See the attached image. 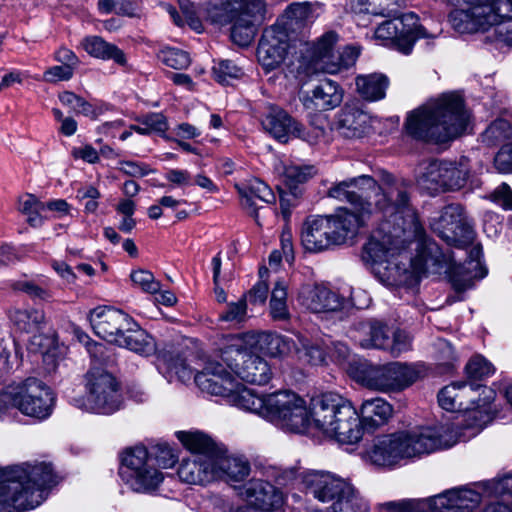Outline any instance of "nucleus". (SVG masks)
<instances>
[{
  "mask_svg": "<svg viewBox=\"0 0 512 512\" xmlns=\"http://www.w3.org/2000/svg\"><path fill=\"white\" fill-rule=\"evenodd\" d=\"M329 195L349 202L354 210L338 208L329 216L308 217L301 231L306 251L317 253L343 245L373 218L379 224L364 246L363 258L384 285L414 287L422 277L445 274L452 288L461 293L487 275L480 245H473L468 259L456 264L453 253L443 252L434 241L420 239L423 228L407 186L393 175L383 172L378 183L361 175L339 183Z\"/></svg>",
  "mask_w": 512,
  "mask_h": 512,
  "instance_id": "nucleus-1",
  "label": "nucleus"
},
{
  "mask_svg": "<svg viewBox=\"0 0 512 512\" xmlns=\"http://www.w3.org/2000/svg\"><path fill=\"white\" fill-rule=\"evenodd\" d=\"M496 392L485 385L452 382L437 395L439 406L455 412L452 419L418 425L374 438L365 457L373 465L392 467L402 460L420 458L477 436L495 415Z\"/></svg>",
  "mask_w": 512,
  "mask_h": 512,
  "instance_id": "nucleus-2",
  "label": "nucleus"
},
{
  "mask_svg": "<svg viewBox=\"0 0 512 512\" xmlns=\"http://www.w3.org/2000/svg\"><path fill=\"white\" fill-rule=\"evenodd\" d=\"M199 389L221 397L228 404L255 413L283 430L309 432V408L304 399L292 391L258 394L221 374H202L197 377Z\"/></svg>",
  "mask_w": 512,
  "mask_h": 512,
  "instance_id": "nucleus-3",
  "label": "nucleus"
},
{
  "mask_svg": "<svg viewBox=\"0 0 512 512\" xmlns=\"http://www.w3.org/2000/svg\"><path fill=\"white\" fill-rule=\"evenodd\" d=\"M470 115L457 92L430 98L407 114L404 130L413 139L444 143L462 135Z\"/></svg>",
  "mask_w": 512,
  "mask_h": 512,
  "instance_id": "nucleus-4",
  "label": "nucleus"
},
{
  "mask_svg": "<svg viewBox=\"0 0 512 512\" xmlns=\"http://www.w3.org/2000/svg\"><path fill=\"white\" fill-rule=\"evenodd\" d=\"M57 483L52 466L45 462L0 469V512L36 509Z\"/></svg>",
  "mask_w": 512,
  "mask_h": 512,
  "instance_id": "nucleus-5",
  "label": "nucleus"
},
{
  "mask_svg": "<svg viewBox=\"0 0 512 512\" xmlns=\"http://www.w3.org/2000/svg\"><path fill=\"white\" fill-rule=\"evenodd\" d=\"M305 494L314 499L293 512H368L369 505L347 478L329 471L312 470L302 475Z\"/></svg>",
  "mask_w": 512,
  "mask_h": 512,
  "instance_id": "nucleus-6",
  "label": "nucleus"
},
{
  "mask_svg": "<svg viewBox=\"0 0 512 512\" xmlns=\"http://www.w3.org/2000/svg\"><path fill=\"white\" fill-rule=\"evenodd\" d=\"M255 349L248 345L241 334L230 336L214 351V359L207 362L204 371L196 375V385L199 387L197 377L206 373L229 377L243 387L240 380L257 385L267 384L273 375L271 366L254 352Z\"/></svg>",
  "mask_w": 512,
  "mask_h": 512,
  "instance_id": "nucleus-7",
  "label": "nucleus"
},
{
  "mask_svg": "<svg viewBox=\"0 0 512 512\" xmlns=\"http://www.w3.org/2000/svg\"><path fill=\"white\" fill-rule=\"evenodd\" d=\"M309 415V432L340 444H355L362 438L358 411L337 393L328 392L312 398Z\"/></svg>",
  "mask_w": 512,
  "mask_h": 512,
  "instance_id": "nucleus-8",
  "label": "nucleus"
},
{
  "mask_svg": "<svg viewBox=\"0 0 512 512\" xmlns=\"http://www.w3.org/2000/svg\"><path fill=\"white\" fill-rule=\"evenodd\" d=\"M86 345L93 364L85 376V395L74 399V404L90 413L113 414L123 404L120 383L112 373L98 366V363H108L110 355L101 343L87 342Z\"/></svg>",
  "mask_w": 512,
  "mask_h": 512,
  "instance_id": "nucleus-9",
  "label": "nucleus"
},
{
  "mask_svg": "<svg viewBox=\"0 0 512 512\" xmlns=\"http://www.w3.org/2000/svg\"><path fill=\"white\" fill-rule=\"evenodd\" d=\"M55 395L44 382L29 377L0 388V420L12 421L18 413L38 421L48 419L55 406Z\"/></svg>",
  "mask_w": 512,
  "mask_h": 512,
  "instance_id": "nucleus-10",
  "label": "nucleus"
},
{
  "mask_svg": "<svg viewBox=\"0 0 512 512\" xmlns=\"http://www.w3.org/2000/svg\"><path fill=\"white\" fill-rule=\"evenodd\" d=\"M453 9L448 23L459 34L486 32L512 21V0H447Z\"/></svg>",
  "mask_w": 512,
  "mask_h": 512,
  "instance_id": "nucleus-11",
  "label": "nucleus"
},
{
  "mask_svg": "<svg viewBox=\"0 0 512 512\" xmlns=\"http://www.w3.org/2000/svg\"><path fill=\"white\" fill-rule=\"evenodd\" d=\"M244 504H235L219 494H208L203 499L206 512H285L283 491L262 479H250L238 487Z\"/></svg>",
  "mask_w": 512,
  "mask_h": 512,
  "instance_id": "nucleus-12",
  "label": "nucleus"
},
{
  "mask_svg": "<svg viewBox=\"0 0 512 512\" xmlns=\"http://www.w3.org/2000/svg\"><path fill=\"white\" fill-rule=\"evenodd\" d=\"M481 170L482 166L472 164L468 157H461L458 162L433 159L419 165L416 183L429 194L456 191L463 188L467 180Z\"/></svg>",
  "mask_w": 512,
  "mask_h": 512,
  "instance_id": "nucleus-13",
  "label": "nucleus"
},
{
  "mask_svg": "<svg viewBox=\"0 0 512 512\" xmlns=\"http://www.w3.org/2000/svg\"><path fill=\"white\" fill-rule=\"evenodd\" d=\"M119 476L132 491L143 494L153 493L164 480L144 446L128 448L122 453Z\"/></svg>",
  "mask_w": 512,
  "mask_h": 512,
  "instance_id": "nucleus-14",
  "label": "nucleus"
},
{
  "mask_svg": "<svg viewBox=\"0 0 512 512\" xmlns=\"http://www.w3.org/2000/svg\"><path fill=\"white\" fill-rule=\"evenodd\" d=\"M308 13L306 4H291L286 12L287 18L290 20L289 23L286 22L284 25L277 23L264 30L258 44L257 58L266 70L278 68L284 62L291 49L290 37L285 26H292L293 21L306 20Z\"/></svg>",
  "mask_w": 512,
  "mask_h": 512,
  "instance_id": "nucleus-15",
  "label": "nucleus"
},
{
  "mask_svg": "<svg viewBox=\"0 0 512 512\" xmlns=\"http://www.w3.org/2000/svg\"><path fill=\"white\" fill-rule=\"evenodd\" d=\"M440 29L428 30L418 22L414 13L384 21L375 30L374 37L383 46L391 47L408 55L418 39H434Z\"/></svg>",
  "mask_w": 512,
  "mask_h": 512,
  "instance_id": "nucleus-16",
  "label": "nucleus"
},
{
  "mask_svg": "<svg viewBox=\"0 0 512 512\" xmlns=\"http://www.w3.org/2000/svg\"><path fill=\"white\" fill-rule=\"evenodd\" d=\"M512 491V474L453 488L442 493L445 512H469L484 498L499 497Z\"/></svg>",
  "mask_w": 512,
  "mask_h": 512,
  "instance_id": "nucleus-17",
  "label": "nucleus"
},
{
  "mask_svg": "<svg viewBox=\"0 0 512 512\" xmlns=\"http://www.w3.org/2000/svg\"><path fill=\"white\" fill-rule=\"evenodd\" d=\"M298 302L313 313H329L351 307L363 309L369 305L370 299L362 291H350L346 297L326 286L304 285L299 291Z\"/></svg>",
  "mask_w": 512,
  "mask_h": 512,
  "instance_id": "nucleus-18",
  "label": "nucleus"
},
{
  "mask_svg": "<svg viewBox=\"0 0 512 512\" xmlns=\"http://www.w3.org/2000/svg\"><path fill=\"white\" fill-rule=\"evenodd\" d=\"M422 372L419 364L391 362L367 368L363 381L378 391L399 392L414 384Z\"/></svg>",
  "mask_w": 512,
  "mask_h": 512,
  "instance_id": "nucleus-19",
  "label": "nucleus"
},
{
  "mask_svg": "<svg viewBox=\"0 0 512 512\" xmlns=\"http://www.w3.org/2000/svg\"><path fill=\"white\" fill-rule=\"evenodd\" d=\"M338 41V35L329 31L323 34L317 42L313 44L306 43L301 49V58L298 65L291 70L295 72L296 77L310 76L317 72L334 74L338 72V66L335 62V45Z\"/></svg>",
  "mask_w": 512,
  "mask_h": 512,
  "instance_id": "nucleus-20",
  "label": "nucleus"
},
{
  "mask_svg": "<svg viewBox=\"0 0 512 512\" xmlns=\"http://www.w3.org/2000/svg\"><path fill=\"white\" fill-rule=\"evenodd\" d=\"M431 229L447 244L465 248L474 240V230L468 223L464 209L459 204L445 206L430 222Z\"/></svg>",
  "mask_w": 512,
  "mask_h": 512,
  "instance_id": "nucleus-21",
  "label": "nucleus"
},
{
  "mask_svg": "<svg viewBox=\"0 0 512 512\" xmlns=\"http://www.w3.org/2000/svg\"><path fill=\"white\" fill-rule=\"evenodd\" d=\"M262 126L265 131L281 142H287L289 138L294 137L314 144L324 136L322 125L311 123V128L307 130L286 111L278 107H271L268 110L262 119Z\"/></svg>",
  "mask_w": 512,
  "mask_h": 512,
  "instance_id": "nucleus-22",
  "label": "nucleus"
},
{
  "mask_svg": "<svg viewBox=\"0 0 512 512\" xmlns=\"http://www.w3.org/2000/svg\"><path fill=\"white\" fill-rule=\"evenodd\" d=\"M89 321L94 332L110 343H116L129 325L135 326V321L128 314L105 306L93 309Z\"/></svg>",
  "mask_w": 512,
  "mask_h": 512,
  "instance_id": "nucleus-23",
  "label": "nucleus"
},
{
  "mask_svg": "<svg viewBox=\"0 0 512 512\" xmlns=\"http://www.w3.org/2000/svg\"><path fill=\"white\" fill-rule=\"evenodd\" d=\"M374 122L375 119L356 104L347 103L336 116L335 129L344 138L360 139L371 132Z\"/></svg>",
  "mask_w": 512,
  "mask_h": 512,
  "instance_id": "nucleus-24",
  "label": "nucleus"
},
{
  "mask_svg": "<svg viewBox=\"0 0 512 512\" xmlns=\"http://www.w3.org/2000/svg\"><path fill=\"white\" fill-rule=\"evenodd\" d=\"M214 456L192 455L182 459L177 475L181 482L205 486L215 481Z\"/></svg>",
  "mask_w": 512,
  "mask_h": 512,
  "instance_id": "nucleus-25",
  "label": "nucleus"
},
{
  "mask_svg": "<svg viewBox=\"0 0 512 512\" xmlns=\"http://www.w3.org/2000/svg\"><path fill=\"white\" fill-rule=\"evenodd\" d=\"M215 480H223L237 488L238 483L245 481L251 472L249 461L239 455L227 454L219 449L214 455Z\"/></svg>",
  "mask_w": 512,
  "mask_h": 512,
  "instance_id": "nucleus-26",
  "label": "nucleus"
},
{
  "mask_svg": "<svg viewBox=\"0 0 512 512\" xmlns=\"http://www.w3.org/2000/svg\"><path fill=\"white\" fill-rule=\"evenodd\" d=\"M343 90L331 79L321 80L310 92L302 97V104L310 111H327L339 106Z\"/></svg>",
  "mask_w": 512,
  "mask_h": 512,
  "instance_id": "nucleus-27",
  "label": "nucleus"
},
{
  "mask_svg": "<svg viewBox=\"0 0 512 512\" xmlns=\"http://www.w3.org/2000/svg\"><path fill=\"white\" fill-rule=\"evenodd\" d=\"M264 3L262 1H254L250 4V10L237 13L228 23L233 22L231 29V38L233 42L240 46L249 45L255 34L256 25L262 21L264 17Z\"/></svg>",
  "mask_w": 512,
  "mask_h": 512,
  "instance_id": "nucleus-28",
  "label": "nucleus"
},
{
  "mask_svg": "<svg viewBox=\"0 0 512 512\" xmlns=\"http://www.w3.org/2000/svg\"><path fill=\"white\" fill-rule=\"evenodd\" d=\"M241 335L248 341V345L255 348L258 346L259 350L272 357L300 353L298 341L284 335L271 332L244 333Z\"/></svg>",
  "mask_w": 512,
  "mask_h": 512,
  "instance_id": "nucleus-29",
  "label": "nucleus"
},
{
  "mask_svg": "<svg viewBox=\"0 0 512 512\" xmlns=\"http://www.w3.org/2000/svg\"><path fill=\"white\" fill-rule=\"evenodd\" d=\"M235 187L241 197L242 206L253 215L259 224L256 200L272 204L276 200L275 194L266 183L258 178L250 179L243 184H237Z\"/></svg>",
  "mask_w": 512,
  "mask_h": 512,
  "instance_id": "nucleus-30",
  "label": "nucleus"
},
{
  "mask_svg": "<svg viewBox=\"0 0 512 512\" xmlns=\"http://www.w3.org/2000/svg\"><path fill=\"white\" fill-rule=\"evenodd\" d=\"M393 414L392 406L382 398H373L365 400L358 412L360 427L364 430L373 432L374 430L387 424Z\"/></svg>",
  "mask_w": 512,
  "mask_h": 512,
  "instance_id": "nucleus-31",
  "label": "nucleus"
},
{
  "mask_svg": "<svg viewBox=\"0 0 512 512\" xmlns=\"http://www.w3.org/2000/svg\"><path fill=\"white\" fill-rule=\"evenodd\" d=\"M9 318L19 331L34 334L32 344L38 345L39 349H42L43 339L41 335L37 334L42 330L45 324V315L42 310L35 308H17L10 312Z\"/></svg>",
  "mask_w": 512,
  "mask_h": 512,
  "instance_id": "nucleus-32",
  "label": "nucleus"
},
{
  "mask_svg": "<svg viewBox=\"0 0 512 512\" xmlns=\"http://www.w3.org/2000/svg\"><path fill=\"white\" fill-rule=\"evenodd\" d=\"M214 359V354L211 355L204 363V367L201 371L194 373L196 368L190 367L185 359L177 356L163 354L157 358V369L158 371L169 381L179 380L180 382H187L196 377L197 374L204 371L206 364L209 360Z\"/></svg>",
  "mask_w": 512,
  "mask_h": 512,
  "instance_id": "nucleus-33",
  "label": "nucleus"
},
{
  "mask_svg": "<svg viewBox=\"0 0 512 512\" xmlns=\"http://www.w3.org/2000/svg\"><path fill=\"white\" fill-rule=\"evenodd\" d=\"M353 338L363 348L385 350L390 343V332L388 327L382 322L369 320L358 325Z\"/></svg>",
  "mask_w": 512,
  "mask_h": 512,
  "instance_id": "nucleus-34",
  "label": "nucleus"
},
{
  "mask_svg": "<svg viewBox=\"0 0 512 512\" xmlns=\"http://www.w3.org/2000/svg\"><path fill=\"white\" fill-rule=\"evenodd\" d=\"M84 50L92 57L101 60H113L120 66H126L125 53L116 45L105 41L99 36L86 37L82 42Z\"/></svg>",
  "mask_w": 512,
  "mask_h": 512,
  "instance_id": "nucleus-35",
  "label": "nucleus"
},
{
  "mask_svg": "<svg viewBox=\"0 0 512 512\" xmlns=\"http://www.w3.org/2000/svg\"><path fill=\"white\" fill-rule=\"evenodd\" d=\"M175 436L193 455L214 456L220 449L210 436L198 430L177 431Z\"/></svg>",
  "mask_w": 512,
  "mask_h": 512,
  "instance_id": "nucleus-36",
  "label": "nucleus"
},
{
  "mask_svg": "<svg viewBox=\"0 0 512 512\" xmlns=\"http://www.w3.org/2000/svg\"><path fill=\"white\" fill-rule=\"evenodd\" d=\"M355 85L361 98L369 102H375L385 97L389 80L380 73L359 75L355 79Z\"/></svg>",
  "mask_w": 512,
  "mask_h": 512,
  "instance_id": "nucleus-37",
  "label": "nucleus"
},
{
  "mask_svg": "<svg viewBox=\"0 0 512 512\" xmlns=\"http://www.w3.org/2000/svg\"><path fill=\"white\" fill-rule=\"evenodd\" d=\"M115 344L140 355H149L155 350L153 338L141 329L136 322L135 326L129 325V329L124 330Z\"/></svg>",
  "mask_w": 512,
  "mask_h": 512,
  "instance_id": "nucleus-38",
  "label": "nucleus"
},
{
  "mask_svg": "<svg viewBox=\"0 0 512 512\" xmlns=\"http://www.w3.org/2000/svg\"><path fill=\"white\" fill-rule=\"evenodd\" d=\"M275 171L280 177L282 184L292 193L298 185L305 183L315 174V170L312 166L292 162H280L275 166Z\"/></svg>",
  "mask_w": 512,
  "mask_h": 512,
  "instance_id": "nucleus-39",
  "label": "nucleus"
},
{
  "mask_svg": "<svg viewBox=\"0 0 512 512\" xmlns=\"http://www.w3.org/2000/svg\"><path fill=\"white\" fill-rule=\"evenodd\" d=\"M287 283L284 280H277L271 292L269 303L270 315L276 321H287L290 312L287 305Z\"/></svg>",
  "mask_w": 512,
  "mask_h": 512,
  "instance_id": "nucleus-40",
  "label": "nucleus"
},
{
  "mask_svg": "<svg viewBox=\"0 0 512 512\" xmlns=\"http://www.w3.org/2000/svg\"><path fill=\"white\" fill-rule=\"evenodd\" d=\"M300 353H295L299 360L311 365H320L324 362L326 355L334 357V353L327 345L325 348L318 343L311 342L310 340L296 336Z\"/></svg>",
  "mask_w": 512,
  "mask_h": 512,
  "instance_id": "nucleus-41",
  "label": "nucleus"
},
{
  "mask_svg": "<svg viewBox=\"0 0 512 512\" xmlns=\"http://www.w3.org/2000/svg\"><path fill=\"white\" fill-rule=\"evenodd\" d=\"M19 210L26 215L27 222L33 227L43 224L42 212L45 211V204L32 194H26L19 200Z\"/></svg>",
  "mask_w": 512,
  "mask_h": 512,
  "instance_id": "nucleus-42",
  "label": "nucleus"
},
{
  "mask_svg": "<svg viewBox=\"0 0 512 512\" xmlns=\"http://www.w3.org/2000/svg\"><path fill=\"white\" fill-rule=\"evenodd\" d=\"M511 135V124L507 120L500 118L492 122L481 134V141L487 146H495L511 137Z\"/></svg>",
  "mask_w": 512,
  "mask_h": 512,
  "instance_id": "nucleus-43",
  "label": "nucleus"
},
{
  "mask_svg": "<svg viewBox=\"0 0 512 512\" xmlns=\"http://www.w3.org/2000/svg\"><path fill=\"white\" fill-rule=\"evenodd\" d=\"M467 378L472 381H481L489 378L495 372L493 365L481 355L472 357L465 366Z\"/></svg>",
  "mask_w": 512,
  "mask_h": 512,
  "instance_id": "nucleus-44",
  "label": "nucleus"
},
{
  "mask_svg": "<svg viewBox=\"0 0 512 512\" xmlns=\"http://www.w3.org/2000/svg\"><path fill=\"white\" fill-rule=\"evenodd\" d=\"M157 57L164 65L176 70L186 69L191 63L187 52L173 47L161 49Z\"/></svg>",
  "mask_w": 512,
  "mask_h": 512,
  "instance_id": "nucleus-45",
  "label": "nucleus"
},
{
  "mask_svg": "<svg viewBox=\"0 0 512 512\" xmlns=\"http://www.w3.org/2000/svg\"><path fill=\"white\" fill-rule=\"evenodd\" d=\"M136 120L141 125L146 126L149 135L155 133L165 140H171V137L167 135L168 120L162 113H149L138 117Z\"/></svg>",
  "mask_w": 512,
  "mask_h": 512,
  "instance_id": "nucleus-46",
  "label": "nucleus"
},
{
  "mask_svg": "<svg viewBox=\"0 0 512 512\" xmlns=\"http://www.w3.org/2000/svg\"><path fill=\"white\" fill-rule=\"evenodd\" d=\"M59 100L64 106L69 107L75 113L83 114L85 116L95 115L93 106L73 92L65 91L61 93L59 95Z\"/></svg>",
  "mask_w": 512,
  "mask_h": 512,
  "instance_id": "nucleus-47",
  "label": "nucleus"
},
{
  "mask_svg": "<svg viewBox=\"0 0 512 512\" xmlns=\"http://www.w3.org/2000/svg\"><path fill=\"white\" fill-rule=\"evenodd\" d=\"M130 277L133 284L140 288L143 292L156 294L161 288L160 283L155 280L154 275L148 270H134L132 271Z\"/></svg>",
  "mask_w": 512,
  "mask_h": 512,
  "instance_id": "nucleus-48",
  "label": "nucleus"
},
{
  "mask_svg": "<svg viewBox=\"0 0 512 512\" xmlns=\"http://www.w3.org/2000/svg\"><path fill=\"white\" fill-rule=\"evenodd\" d=\"M410 512H445L442 493L425 499H410Z\"/></svg>",
  "mask_w": 512,
  "mask_h": 512,
  "instance_id": "nucleus-49",
  "label": "nucleus"
},
{
  "mask_svg": "<svg viewBox=\"0 0 512 512\" xmlns=\"http://www.w3.org/2000/svg\"><path fill=\"white\" fill-rule=\"evenodd\" d=\"M213 73L215 79L222 84L228 83L230 79L239 78L243 74L242 69L229 60L219 61L213 67Z\"/></svg>",
  "mask_w": 512,
  "mask_h": 512,
  "instance_id": "nucleus-50",
  "label": "nucleus"
},
{
  "mask_svg": "<svg viewBox=\"0 0 512 512\" xmlns=\"http://www.w3.org/2000/svg\"><path fill=\"white\" fill-rule=\"evenodd\" d=\"M179 5L185 20L180 17L179 13L176 11L175 8H173L172 6H168L167 11L170 14L173 22L177 26L184 25L185 21L188 22L189 25L194 24L195 16H197V9L195 5L192 2H190V0H179Z\"/></svg>",
  "mask_w": 512,
  "mask_h": 512,
  "instance_id": "nucleus-51",
  "label": "nucleus"
},
{
  "mask_svg": "<svg viewBox=\"0 0 512 512\" xmlns=\"http://www.w3.org/2000/svg\"><path fill=\"white\" fill-rule=\"evenodd\" d=\"M246 314V302L245 300H239L236 303H230L227 310L220 315L219 320L231 325H238L246 319Z\"/></svg>",
  "mask_w": 512,
  "mask_h": 512,
  "instance_id": "nucleus-52",
  "label": "nucleus"
},
{
  "mask_svg": "<svg viewBox=\"0 0 512 512\" xmlns=\"http://www.w3.org/2000/svg\"><path fill=\"white\" fill-rule=\"evenodd\" d=\"M259 277V281L250 290L248 297L251 303L264 304L269 290V285L267 283L268 269L266 267L259 269Z\"/></svg>",
  "mask_w": 512,
  "mask_h": 512,
  "instance_id": "nucleus-53",
  "label": "nucleus"
},
{
  "mask_svg": "<svg viewBox=\"0 0 512 512\" xmlns=\"http://www.w3.org/2000/svg\"><path fill=\"white\" fill-rule=\"evenodd\" d=\"M410 348V336L404 331L397 330L393 333L392 339L390 338L389 346L385 350H388L394 356H398L401 353L408 351Z\"/></svg>",
  "mask_w": 512,
  "mask_h": 512,
  "instance_id": "nucleus-54",
  "label": "nucleus"
},
{
  "mask_svg": "<svg viewBox=\"0 0 512 512\" xmlns=\"http://www.w3.org/2000/svg\"><path fill=\"white\" fill-rule=\"evenodd\" d=\"M73 69L65 65H56L49 67L43 74V80L48 83H57L60 81H68L74 75Z\"/></svg>",
  "mask_w": 512,
  "mask_h": 512,
  "instance_id": "nucleus-55",
  "label": "nucleus"
},
{
  "mask_svg": "<svg viewBox=\"0 0 512 512\" xmlns=\"http://www.w3.org/2000/svg\"><path fill=\"white\" fill-rule=\"evenodd\" d=\"M494 166L499 173H512V143L504 145L494 158Z\"/></svg>",
  "mask_w": 512,
  "mask_h": 512,
  "instance_id": "nucleus-56",
  "label": "nucleus"
},
{
  "mask_svg": "<svg viewBox=\"0 0 512 512\" xmlns=\"http://www.w3.org/2000/svg\"><path fill=\"white\" fill-rule=\"evenodd\" d=\"M489 199L505 210H512V189L506 183L498 186L489 195Z\"/></svg>",
  "mask_w": 512,
  "mask_h": 512,
  "instance_id": "nucleus-57",
  "label": "nucleus"
},
{
  "mask_svg": "<svg viewBox=\"0 0 512 512\" xmlns=\"http://www.w3.org/2000/svg\"><path fill=\"white\" fill-rule=\"evenodd\" d=\"M359 54V49L353 46H347L342 52L338 53V55L335 54V62L337 63L338 71L342 68H349L354 65Z\"/></svg>",
  "mask_w": 512,
  "mask_h": 512,
  "instance_id": "nucleus-58",
  "label": "nucleus"
},
{
  "mask_svg": "<svg viewBox=\"0 0 512 512\" xmlns=\"http://www.w3.org/2000/svg\"><path fill=\"white\" fill-rule=\"evenodd\" d=\"M118 169L124 174L133 177H143L150 173L147 165L134 161H121L119 162Z\"/></svg>",
  "mask_w": 512,
  "mask_h": 512,
  "instance_id": "nucleus-59",
  "label": "nucleus"
},
{
  "mask_svg": "<svg viewBox=\"0 0 512 512\" xmlns=\"http://www.w3.org/2000/svg\"><path fill=\"white\" fill-rule=\"evenodd\" d=\"M173 134L175 135V137L174 138L171 137V140H173V141L182 140L183 141V140L194 139V138L200 136L201 132L194 125L184 122V123H180L176 127H174Z\"/></svg>",
  "mask_w": 512,
  "mask_h": 512,
  "instance_id": "nucleus-60",
  "label": "nucleus"
},
{
  "mask_svg": "<svg viewBox=\"0 0 512 512\" xmlns=\"http://www.w3.org/2000/svg\"><path fill=\"white\" fill-rule=\"evenodd\" d=\"M155 462L158 463L159 467L169 468L172 467L176 460L177 455L174 453V450L168 445H160L157 448V455Z\"/></svg>",
  "mask_w": 512,
  "mask_h": 512,
  "instance_id": "nucleus-61",
  "label": "nucleus"
},
{
  "mask_svg": "<svg viewBox=\"0 0 512 512\" xmlns=\"http://www.w3.org/2000/svg\"><path fill=\"white\" fill-rule=\"evenodd\" d=\"M165 179L176 186L185 187L191 185L192 177L187 170L169 169L165 173Z\"/></svg>",
  "mask_w": 512,
  "mask_h": 512,
  "instance_id": "nucleus-62",
  "label": "nucleus"
},
{
  "mask_svg": "<svg viewBox=\"0 0 512 512\" xmlns=\"http://www.w3.org/2000/svg\"><path fill=\"white\" fill-rule=\"evenodd\" d=\"M292 239L291 230L287 227L284 228L280 237L281 252L288 263H291L294 260Z\"/></svg>",
  "mask_w": 512,
  "mask_h": 512,
  "instance_id": "nucleus-63",
  "label": "nucleus"
},
{
  "mask_svg": "<svg viewBox=\"0 0 512 512\" xmlns=\"http://www.w3.org/2000/svg\"><path fill=\"white\" fill-rule=\"evenodd\" d=\"M54 59L62 65L69 66L75 70L79 64V59L76 54L67 48H60L55 52Z\"/></svg>",
  "mask_w": 512,
  "mask_h": 512,
  "instance_id": "nucleus-64",
  "label": "nucleus"
}]
</instances>
